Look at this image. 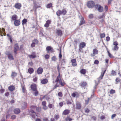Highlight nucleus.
<instances>
[{"label": "nucleus", "mask_w": 121, "mask_h": 121, "mask_svg": "<svg viewBox=\"0 0 121 121\" xmlns=\"http://www.w3.org/2000/svg\"><path fill=\"white\" fill-rule=\"evenodd\" d=\"M36 106L31 105L30 107V109L29 111V113L30 116L33 118L35 119V116H37L38 114L35 112Z\"/></svg>", "instance_id": "1"}, {"label": "nucleus", "mask_w": 121, "mask_h": 121, "mask_svg": "<svg viewBox=\"0 0 121 121\" xmlns=\"http://www.w3.org/2000/svg\"><path fill=\"white\" fill-rule=\"evenodd\" d=\"M31 90L34 92V94L35 96H37L39 94V92L37 90V85L35 83H32L30 86Z\"/></svg>", "instance_id": "2"}, {"label": "nucleus", "mask_w": 121, "mask_h": 121, "mask_svg": "<svg viewBox=\"0 0 121 121\" xmlns=\"http://www.w3.org/2000/svg\"><path fill=\"white\" fill-rule=\"evenodd\" d=\"M61 79L60 77V73H58V75L56 79L55 80V82H56V83L55 85L54 86V89H55L57 87H58L60 86L57 83L59 82L61 80Z\"/></svg>", "instance_id": "3"}, {"label": "nucleus", "mask_w": 121, "mask_h": 121, "mask_svg": "<svg viewBox=\"0 0 121 121\" xmlns=\"http://www.w3.org/2000/svg\"><path fill=\"white\" fill-rule=\"evenodd\" d=\"M67 11L65 9H63L62 10H59L56 12V14L58 16H59L62 14L64 15L66 14Z\"/></svg>", "instance_id": "4"}, {"label": "nucleus", "mask_w": 121, "mask_h": 121, "mask_svg": "<svg viewBox=\"0 0 121 121\" xmlns=\"http://www.w3.org/2000/svg\"><path fill=\"white\" fill-rule=\"evenodd\" d=\"M87 6L89 8H92L95 6V3L93 1H89L87 4Z\"/></svg>", "instance_id": "5"}, {"label": "nucleus", "mask_w": 121, "mask_h": 121, "mask_svg": "<svg viewBox=\"0 0 121 121\" xmlns=\"http://www.w3.org/2000/svg\"><path fill=\"white\" fill-rule=\"evenodd\" d=\"M5 54L7 56L8 59L10 60H14L13 54L9 52H5Z\"/></svg>", "instance_id": "6"}, {"label": "nucleus", "mask_w": 121, "mask_h": 121, "mask_svg": "<svg viewBox=\"0 0 121 121\" xmlns=\"http://www.w3.org/2000/svg\"><path fill=\"white\" fill-rule=\"evenodd\" d=\"M95 8L98 9L99 11V12H102L103 10V8L100 5H99L97 4L95 6Z\"/></svg>", "instance_id": "7"}, {"label": "nucleus", "mask_w": 121, "mask_h": 121, "mask_svg": "<svg viewBox=\"0 0 121 121\" xmlns=\"http://www.w3.org/2000/svg\"><path fill=\"white\" fill-rule=\"evenodd\" d=\"M113 44L114 45L113 48V50L114 51H117L119 48V47L118 46V42L117 41H114L113 43Z\"/></svg>", "instance_id": "8"}, {"label": "nucleus", "mask_w": 121, "mask_h": 121, "mask_svg": "<svg viewBox=\"0 0 121 121\" xmlns=\"http://www.w3.org/2000/svg\"><path fill=\"white\" fill-rule=\"evenodd\" d=\"M39 41L36 39H34L32 41V43L31 44V47L33 48L35 46L36 44H38L39 43Z\"/></svg>", "instance_id": "9"}, {"label": "nucleus", "mask_w": 121, "mask_h": 121, "mask_svg": "<svg viewBox=\"0 0 121 121\" xmlns=\"http://www.w3.org/2000/svg\"><path fill=\"white\" fill-rule=\"evenodd\" d=\"M19 48V46L18 45L17 43H16L14 45V53L15 54V55H16L17 54V51L18 50V49Z\"/></svg>", "instance_id": "10"}, {"label": "nucleus", "mask_w": 121, "mask_h": 121, "mask_svg": "<svg viewBox=\"0 0 121 121\" xmlns=\"http://www.w3.org/2000/svg\"><path fill=\"white\" fill-rule=\"evenodd\" d=\"M46 50L47 51V52L48 53H49L50 52L52 53L54 52L53 49L50 46L47 47Z\"/></svg>", "instance_id": "11"}, {"label": "nucleus", "mask_w": 121, "mask_h": 121, "mask_svg": "<svg viewBox=\"0 0 121 121\" xmlns=\"http://www.w3.org/2000/svg\"><path fill=\"white\" fill-rule=\"evenodd\" d=\"M56 35L61 36L63 35L62 32L61 30L56 29Z\"/></svg>", "instance_id": "12"}, {"label": "nucleus", "mask_w": 121, "mask_h": 121, "mask_svg": "<svg viewBox=\"0 0 121 121\" xmlns=\"http://www.w3.org/2000/svg\"><path fill=\"white\" fill-rule=\"evenodd\" d=\"M43 72V69L42 68L39 67L37 70V73L38 74H41Z\"/></svg>", "instance_id": "13"}, {"label": "nucleus", "mask_w": 121, "mask_h": 121, "mask_svg": "<svg viewBox=\"0 0 121 121\" xmlns=\"http://www.w3.org/2000/svg\"><path fill=\"white\" fill-rule=\"evenodd\" d=\"M98 51L96 48L94 49L93 51V53L91 55L92 57L95 56V55L98 54Z\"/></svg>", "instance_id": "14"}, {"label": "nucleus", "mask_w": 121, "mask_h": 121, "mask_svg": "<svg viewBox=\"0 0 121 121\" xmlns=\"http://www.w3.org/2000/svg\"><path fill=\"white\" fill-rule=\"evenodd\" d=\"M80 19L81 20L80 23H79V25L81 26L82 25L85 23V21L84 19V18L82 16L80 17Z\"/></svg>", "instance_id": "15"}, {"label": "nucleus", "mask_w": 121, "mask_h": 121, "mask_svg": "<svg viewBox=\"0 0 121 121\" xmlns=\"http://www.w3.org/2000/svg\"><path fill=\"white\" fill-rule=\"evenodd\" d=\"M14 6L16 9H19L22 7V5L20 3H17L15 4Z\"/></svg>", "instance_id": "16"}, {"label": "nucleus", "mask_w": 121, "mask_h": 121, "mask_svg": "<svg viewBox=\"0 0 121 121\" xmlns=\"http://www.w3.org/2000/svg\"><path fill=\"white\" fill-rule=\"evenodd\" d=\"M21 24V22L20 20H16L14 21V24L15 26H18Z\"/></svg>", "instance_id": "17"}, {"label": "nucleus", "mask_w": 121, "mask_h": 121, "mask_svg": "<svg viewBox=\"0 0 121 121\" xmlns=\"http://www.w3.org/2000/svg\"><path fill=\"white\" fill-rule=\"evenodd\" d=\"M72 65L73 66L75 67L77 66V64L76 63V60L75 59H72L71 60Z\"/></svg>", "instance_id": "18"}, {"label": "nucleus", "mask_w": 121, "mask_h": 121, "mask_svg": "<svg viewBox=\"0 0 121 121\" xmlns=\"http://www.w3.org/2000/svg\"><path fill=\"white\" fill-rule=\"evenodd\" d=\"M51 22V20H48L46 22V23L44 24V27L47 28L49 26Z\"/></svg>", "instance_id": "19"}, {"label": "nucleus", "mask_w": 121, "mask_h": 121, "mask_svg": "<svg viewBox=\"0 0 121 121\" xmlns=\"http://www.w3.org/2000/svg\"><path fill=\"white\" fill-rule=\"evenodd\" d=\"M87 85V82H82L80 84V85L81 87H84L86 86Z\"/></svg>", "instance_id": "20"}, {"label": "nucleus", "mask_w": 121, "mask_h": 121, "mask_svg": "<svg viewBox=\"0 0 121 121\" xmlns=\"http://www.w3.org/2000/svg\"><path fill=\"white\" fill-rule=\"evenodd\" d=\"M82 106L81 103L79 102H78L76 104V108L77 109H79L81 108Z\"/></svg>", "instance_id": "21"}, {"label": "nucleus", "mask_w": 121, "mask_h": 121, "mask_svg": "<svg viewBox=\"0 0 121 121\" xmlns=\"http://www.w3.org/2000/svg\"><path fill=\"white\" fill-rule=\"evenodd\" d=\"M41 83L42 84H46L48 82V80L47 78H45L41 80Z\"/></svg>", "instance_id": "22"}, {"label": "nucleus", "mask_w": 121, "mask_h": 121, "mask_svg": "<svg viewBox=\"0 0 121 121\" xmlns=\"http://www.w3.org/2000/svg\"><path fill=\"white\" fill-rule=\"evenodd\" d=\"M32 55H28L29 57L30 58L34 59L37 57L35 52H33Z\"/></svg>", "instance_id": "23"}, {"label": "nucleus", "mask_w": 121, "mask_h": 121, "mask_svg": "<svg viewBox=\"0 0 121 121\" xmlns=\"http://www.w3.org/2000/svg\"><path fill=\"white\" fill-rule=\"evenodd\" d=\"M8 89L10 91H12L15 90V87L13 85H11L8 87Z\"/></svg>", "instance_id": "24"}, {"label": "nucleus", "mask_w": 121, "mask_h": 121, "mask_svg": "<svg viewBox=\"0 0 121 121\" xmlns=\"http://www.w3.org/2000/svg\"><path fill=\"white\" fill-rule=\"evenodd\" d=\"M86 44L85 42H83L80 43L79 45V47L83 48L86 47Z\"/></svg>", "instance_id": "25"}, {"label": "nucleus", "mask_w": 121, "mask_h": 121, "mask_svg": "<svg viewBox=\"0 0 121 121\" xmlns=\"http://www.w3.org/2000/svg\"><path fill=\"white\" fill-rule=\"evenodd\" d=\"M70 112V111L69 110L67 109L65 110L63 112V114L65 115H66L68 114Z\"/></svg>", "instance_id": "26"}, {"label": "nucleus", "mask_w": 121, "mask_h": 121, "mask_svg": "<svg viewBox=\"0 0 121 121\" xmlns=\"http://www.w3.org/2000/svg\"><path fill=\"white\" fill-rule=\"evenodd\" d=\"M14 113L16 114H19L20 112V110L19 108H17L14 109L13 110Z\"/></svg>", "instance_id": "27"}, {"label": "nucleus", "mask_w": 121, "mask_h": 121, "mask_svg": "<svg viewBox=\"0 0 121 121\" xmlns=\"http://www.w3.org/2000/svg\"><path fill=\"white\" fill-rule=\"evenodd\" d=\"M27 106V103L25 102H24L22 104V110H23L24 109L26 108Z\"/></svg>", "instance_id": "28"}, {"label": "nucleus", "mask_w": 121, "mask_h": 121, "mask_svg": "<svg viewBox=\"0 0 121 121\" xmlns=\"http://www.w3.org/2000/svg\"><path fill=\"white\" fill-rule=\"evenodd\" d=\"M86 70L85 69H81L80 71V73L81 74L85 75L86 72Z\"/></svg>", "instance_id": "29"}, {"label": "nucleus", "mask_w": 121, "mask_h": 121, "mask_svg": "<svg viewBox=\"0 0 121 121\" xmlns=\"http://www.w3.org/2000/svg\"><path fill=\"white\" fill-rule=\"evenodd\" d=\"M106 71V69H105L104 71H103V73L102 72L101 73V75L99 77V78L100 80L102 79L103 77L104 74L105 72Z\"/></svg>", "instance_id": "30"}, {"label": "nucleus", "mask_w": 121, "mask_h": 121, "mask_svg": "<svg viewBox=\"0 0 121 121\" xmlns=\"http://www.w3.org/2000/svg\"><path fill=\"white\" fill-rule=\"evenodd\" d=\"M34 71L33 69L32 68H30L28 69V72L30 74L33 73Z\"/></svg>", "instance_id": "31"}, {"label": "nucleus", "mask_w": 121, "mask_h": 121, "mask_svg": "<svg viewBox=\"0 0 121 121\" xmlns=\"http://www.w3.org/2000/svg\"><path fill=\"white\" fill-rule=\"evenodd\" d=\"M17 18L18 16L16 14H14L11 17V19L13 20L14 21L17 19Z\"/></svg>", "instance_id": "32"}, {"label": "nucleus", "mask_w": 121, "mask_h": 121, "mask_svg": "<svg viewBox=\"0 0 121 121\" xmlns=\"http://www.w3.org/2000/svg\"><path fill=\"white\" fill-rule=\"evenodd\" d=\"M91 97L90 98H88L87 100H85V104L86 105L87 104H88L89 101L91 99Z\"/></svg>", "instance_id": "33"}, {"label": "nucleus", "mask_w": 121, "mask_h": 121, "mask_svg": "<svg viewBox=\"0 0 121 121\" xmlns=\"http://www.w3.org/2000/svg\"><path fill=\"white\" fill-rule=\"evenodd\" d=\"M76 95L77 96H78L79 95L78 93L77 92H75L71 94L72 96L73 97H75Z\"/></svg>", "instance_id": "34"}, {"label": "nucleus", "mask_w": 121, "mask_h": 121, "mask_svg": "<svg viewBox=\"0 0 121 121\" xmlns=\"http://www.w3.org/2000/svg\"><path fill=\"white\" fill-rule=\"evenodd\" d=\"M59 82L61 86H64L66 84L65 82L63 80V81H62V80H61Z\"/></svg>", "instance_id": "35"}, {"label": "nucleus", "mask_w": 121, "mask_h": 121, "mask_svg": "<svg viewBox=\"0 0 121 121\" xmlns=\"http://www.w3.org/2000/svg\"><path fill=\"white\" fill-rule=\"evenodd\" d=\"M17 75V73L15 72H13L12 73L11 76L12 78H14Z\"/></svg>", "instance_id": "36"}, {"label": "nucleus", "mask_w": 121, "mask_h": 121, "mask_svg": "<svg viewBox=\"0 0 121 121\" xmlns=\"http://www.w3.org/2000/svg\"><path fill=\"white\" fill-rule=\"evenodd\" d=\"M27 22V20L26 19L24 18L22 21V23L23 25L26 24Z\"/></svg>", "instance_id": "37"}, {"label": "nucleus", "mask_w": 121, "mask_h": 121, "mask_svg": "<svg viewBox=\"0 0 121 121\" xmlns=\"http://www.w3.org/2000/svg\"><path fill=\"white\" fill-rule=\"evenodd\" d=\"M62 57V55L61 54V50L60 48V52L59 55V58L60 60Z\"/></svg>", "instance_id": "38"}, {"label": "nucleus", "mask_w": 121, "mask_h": 121, "mask_svg": "<svg viewBox=\"0 0 121 121\" xmlns=\"http://www.w3.org/2000/svg\"><path fill=\"white\" fill-rule=\"evenodd\" d=\"M34 5L33 6L34 9H35V11L37 9L38 7H38L37 6V4H36V3L35 2L34 3Z\"/></svg>", "instance_id": "39"}, {"label": "nucleus", "mask_w": 121, "mask_h": 121, "mask_svg": "<svg viewBox=\"0 0 121 121\" xmlns=\"http://www.w3.org/2000/svg\"><path fill=\"white\" fill-rule=\"evenodd\" d=\"M21 87L22 88V91L24 93L26 91L25 86L24 85L22 86Z\"/></svg>", "instance_id": "40"}, {"label": "nucleus", "mask_w": 121, "mask_h": 121, "mask_svg": "<svg viewBox=\"0 0 121 121\" xmlns=\"http://www.w3.org/2000/svg\"><path fill=\"white\" fill-rule=\"evenodd\" d=\"M65 120L66 121H71L73 120V119H72L71 118H70L69 117V116H67L65 119Z\"/></svg>", "instance_id": "41"}, {"label": "nucleus", "mask_w": 121, "mask_h": 121, "mask_svg": "<svg viewBox=\"0 0 121 121\" xmlns=\"http://www.w3.org/2000/svg\"><path fill=\"white\" fill-rule=\"evenodd\" d=\"M107 52L108 55L110 58H112L114 57V56L110 53L108 50H107Z\"/></svg>", "instance_id": "42"}, {"label": "nucleus", "mask_w": 121, "mask_h": 121, "mask_svg": "<svg viewBox=\"0 0 121 121\" xmlns=\"http://www.w3.org/2000/svg\"><path fill=\"white\" fill-rule=\"evenodd\" d=\"M52 60L54 61H56L57 60L56 57L55 56H53L51 58Z\"/></svg>", "instance_id": "43"}, {"label": "nucleus", "mask_w": 121, "mask_h": 121, "mask_svg": "<svg viewBox=\"0 0 121 121\" xmlns=\"http://www.w3.org/2000/svg\"><path fill=\"white\" fill-rule=\"evenodd\" d=\"M105 34L104 33H101L100 35V36L101 39L104 38L105 37Z\"/></svg>", "instance_id": "44"}, {"label": "nucleus", "mask_w": 121, "mask_h": 121, "mask_svg": "<svg viewBox=\"0 0 121 121\" xmlns=\"http://www.w3.org/2000/svg\"><path fill=\"white\" fill-rule=\"evenodd\" d=\"M105 17V15L104 13H103V14L101 16H100L99 17V18L100 19H101L102 18H104V19H103L102 20V22H103L104 20V18Z\"/></svg>", "instance_id": "45"}, {"label": "nucleus", "mask_w": 121, "mask_h": 121, "mask_svg": "<svg viewBox=\"0 0 121 121\" xmlns=\"http://www.w3.org/2000/svg\"><path fill=\"white\" fill-rule=\"evenodd\" d=\"M58 96L61 97H62L63 96V94L61 92H59L58 94Z\"/></svg>", "instance_id": "46"}, {"label": "nucleus", "mask_w": 121, "mask_h": 121, "mask_svg": "<svg viewBox=\"0 0 121 121\" xmlns=\"http://www.w3.org/2000/svg\"><path fill=\"white\" fill-rule=\"evenodd\" d=\"M115 90L112 89H111L110 90L109 93L110 94H113L115 93Z\"/></svg>", "instance_id": "47"}, {"label": "nucleus", "mask_w": 121, "mask_h": 121, "mask_svg": "<svg viewBox=\"0 0 121 121\" xmlns=\"http://www.w3.org/2000/svg\"><path fill=\"white\" fill-rule=\"evenodd\" d=\"M52 6V4L50 3L47 5L46 7L47 8H50Z\"/></svg>", "instance_id": "48"}, {"label": "nucleus", "mask_w": 121, "mask_h": 121, "mask_svg": "<svg viewBox=\"0 0 121 121\" xmlns=\"http://www.w3.org/2000/svg\"><path fill=\"white\" fill-rule=\"evenodd\" d=\"M116 72L113 70H112V71L111 74L112 75L114 76L116 75Z\"/></svg>", "instance_id": "49"}, {"label": "nucleus", "mask_w": 121, "mask_h": 121, "mask_svg": "<svg viewBox=\"0 0 121 121\" xmlns=\"http://www.w3.org/2000/svg\"><path fill=\"white\" fill-rule=\"evenodd\" d=\"M33 65V63L32 61L29 62L28 63V65L30 66H32Z\"/></svg>", "instance_id": "50"}, {"label": "nucleus", "mask_w": 121, "mask_h": 121, "mask_svg": "<svg viewBox=\"0 0 121 121\" xmlns=\"http://www.w3.org/2000/svg\"><path fill=\"white\" fill-rule=\"evenodd\" d=\"M99 63V61L97 60H95L94 62V64H95L98 65Z\"/></svg>", "instance_id": "51"}, {"label": "nucleus", "mask_w": 121, "mask_h": 121, "mask_svg": "<svg viewBox=\"0 0 121 121\" xmlns=\"http://www.w3.org/2000/svg\"><path fill=\"white\" fill-rule=\"evenodd\" d=\"M115 81L117 83H118L120 82V79L119 78H116Z\"/></svg>", "instance_id": "52"}, {"label": "nucleus", "mask_w": 121, "mask_h": 121, "mask_svg": "<svg viewBox=\"0 0 121 121\" xmlns=\"http://www.w3.org/2000/svg\"><path fill=\"white\" fill-rule=\"evenodd\" d=\"M59 117V115H55L54 116V118L56 120H57L58 119Z\"/></svg>", "instance_id": "53"}, {"label": "nucleus", "mask_w": 121, "mask_h": 121, "mask_svg": "<svg viewBox=\"0 0 121 121\" xmlns=\"http://www.w3.org/2000/svg\"><path fill=\"white\" fill-rule=\"evenodd\" d=\"M66 103L67 104H72V102L69 100H67Z\"/></svg>", "instance_id": "54"}, {"label": "nucleus", "mask_w": 121, "mask_h": 121, "mask_svg": "<svg viewBox=\"0 0 121 121\" xmlns=\"http://www.w3.org/2000/svg\"><path fill=\"white\" fill-rule=\"evenodd\" d=\"M50 56L49 55L47 54L45 55L44 57L46 59H48L49 58Z\"/></svg>", "instance_id": "55"}, {"label": "nucleus", "mask_w": 121, "mask_h": 121, "mask_svg": "<svg viewBox=\"0 0 121 121\" xmlns=\"http://www.w3.org/2000/svg\"><path fill=\"white\" fill-rule=\"evenodd\" d=\"M79 41V40L78 39H75L74 40V42L75 44L77 45L78 42Z\"/></svg>", "instance_id": "56"}, {"label": "nucleus", "mask_w": 121, "mask_h": 121, "mask_svg": "<svg viewBox=\"0 0 121 121\" xmlns=\"http://www.w3.org/2000/svg\"><path fill=\"white\" fill-rule=\"evenodd\" d=\"M88 17L89 18H92L93 17V15L92 14H90L89 15Z\"/></svg>", "instance_id": "57"}, {"label": "nucleus", "mask_w": 121, "mask_h": 121, "mask_svg": "<svg viewBox=\"0 0 121 121\" xmlns=\"http://www.w3.org/2000/svg\"><path fill=\"white\" fill-rule=\"evenodd\" d=\"M46 101H43L42 102V105L43 106L46 105Z\"/></svg>", "instance_id": "58"}, {"label": "nucleus", "mask_w": 121, "mask_h": 121, "mask_svg": "<svg viewBox=\"0 0 121 121\" xmlns=\"http://www.w3.org/2000/svg\"><path fill=\"white\" fill-rule=\"evenodd\" d=\"M5 95L6 96L8 97L9 95V92H6L5 93Z\"/></svg>", "instance_id": "59"}, {"label": "nucleus", "mask_w": 121, "mask_h": 121, "mask_svg": "<svg viewBox=\"0 0 121 121\" xmlns=\"http://www.w3.org/2000/svg\"><path fill=\"white\" fill-rule=\"evenodd\" d=\"M16 116L15 115H13L11 116V118L13 120L15 119L16 118Z\"/></svg>", "instance_id": "60"}, {"label": "nucleus", "mask_w": 121, "mask_h": 121, "mask_svg": "<svg viewBox=\"0 0 121 121\" xmlns=\"http://www.w3.org/2000/svg\"><path fill=\"white\" fill-rule=\"evenodd\" d=\"M100 118L101 120H103L105 118V117L104 115H102L100 117Z\"/></svg>", "instance_id": "61"}, {"label": "nucleus", "mask_w": 121, "mask_h": 121, "mask_svg": "<svg viewBox=\"0 0 121 121\" xmlns=\"http://www.w3.org/2000/svg\"><path fill=\"white\" fill-rule=\"evenodd\" d=\"M90 111V110L88 108H87L85 110V113H88Z\"/></svg>", "instance_id": "62"}, {"label": "nucleus", "mask_w": 121, "mask_h": 121, "mask_svg": "<svg viewBox=\"0 0 121 121\" xmlns=\"http://www.w3.org/2000/svg\"><path fill=\"white\" fill-rule=\"evenodd\" d=\"M110 40V38L109 36H108L106 37V40L108 42Z\"/></svg>", "instance_id": "63"}, {"label": "nucleus", "mask_w": 121, "mask_h": 121, "mask_svg": "<svg viewBox=\"0 0 121 121\" xmlns=\"http://www.w3.org/2000/svg\"><path fill=\"white\" fill-rule=\"evenodd\" d=\"M48 107L50 108H52L53 107L52 104H49L48 105Z\"/></svg>", "instance_id": "64"}]
</instances>
